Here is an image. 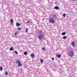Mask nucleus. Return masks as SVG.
Here are the masks:
<instances>
[{
  "label": "nucleus",
  "mask_w": 77,
  "mask_h": 77,
  "mask_svg": "<svg viewBox=\"0 0 77 77\" xmlns=\"http://www.w3.org/2000/svg\"><path fill=\"white\" fill-rule=\"evenodd\" d=\"M49 21L51 23H54V20L53 18H51L49 20Z\"/></svg>",
  "instance_id": "1"
},
{
  "label": "nucleus",
  "mask_w": 77,
  "mask_h": 77,
  "mask_svg": "<svg viewBox=\"0 0 77 77\" xmlns=\"http://www.w3.org/2000/svg\"><path fill=\"white\" fill-rule=\"evenodd\" d=\"M69 55L70 57H72V56H73V55H74V53L72 51L69 52Z\"/></svg>",
  "instance_id": "2"
},
{
  "label": "nucleus",
  "mask_w": 77,
  "mask_h": 77,
  "mask_svg": "<svg viewBox=\"0 0 77 77\" xmlns=\"http://www.w3.org/2000/svg\"><path fill=\"white\" fill-rule=\"evenodd\" d=\"M43 38V35H40L38 36V38L39 39H42Z\"/></svg>",
  "instance_id": "3"
},
{
  "label": "nucleus",
  "mask_w": 77,
  "mask_h": 77,
  "mask_svg": "<svg viewBox=\"0 0 77 77\" xmlns=\"http://www.w3.org/2000/svg\"><path fill=\"white\" fill-rule=\"evenodd\" d=\"M71 45H72L73 47H75V43L74 42H72L71 43Z\"/></svg>",
  "instance_id": "4"
},
{
  "label": "nucleus",
  "mask_w": 77,
  "mask_h": 77,
  "mask_svg": "<svg viewBox=\"0 0 77 77\" xmlns=\"http://www.w3.org/2000/svg\"><path fill=\"white\" fill-rule=\"evenodd\" d=\"M21 26V24H20V23H16V26Z\"/></svg>",
  "instance_id": "5"
},
{
  "label": "nucleus",
  "mask_w": 77,
  "mask_h": 77,
  "mask_svg": "<svg viewBox=\"0 0 77 77\" xmlns=\"http://www.w3.org/2000/svg\"><path fill=\"white\" fill-rule=\"evenodd\" d=\"M54 9H56V10H58L59 9V7L57 6H55L54 7Z\"/></svg>",
  "instance_id": "6"
},
{
  "label": "nucleus",
  "mask_w": 77,
  "mask_h": 77,
  "mask_svg": "<svg viewBox=\"0 0 77 77\" xmlns=\"http://www.w3.org/2000/svg\"><path fill=\"white\" fill-rule=\"evenodd\" d=\"M57 57L59 58V57H61V55L60 54H58L57 55Z\"/></svg>",
  "instance_id": "7"
},
{
  "label": "nucleus",
  "mask_w": 77,
  "mask_h": 77,
  "mask_svg": "<svg viewBox=\"0 0 77 77\" xmlns=\"http://www.w3.org/2000/svg\"><path fill=\"white\" fill-rule=\"evenodd\" d=\"M20 63V62L19 61H16L15 62L17 64H18Z\"/></svg>",
  "instance_id": "8"
},
{
  "label": "nucleus",
  "mask_w": 77,
  "mask_h": 77,
  "mask_svg": "<svg viewBox=\"0 0 77 77\" xmlns=\"http://www.w3.org/2000/svg\"><path fill=\"white\" fill-rule=\"evenodd\" d=\"M18 64V66H22V65H21V63H20V62Z\"/></svg>",
  "instance_id": "9"
},
{
  "label": "nucleus",
  "mask_w": 77,
  "mask_h": 77,
  "mask_svg": "<svg viewBox=\"0 0 77 77\" xmlns=\"http://www.w3.org/2000/svg\"><path fill=\"white\" fill-rule=\"evenodd\" d=\"M32 57H34V55L33 54H32L31 55Z\"/></svg>",
  "instance_id": "10"
},
{
  "label": "nucleus",
  "mask_w": 77,
  "mask_h": 77,
  "mask_svg": "<svg viewBox=\"0 0 77 77\" xmlns=\"http://www.w3.org/2000/svg\"><path fill=\"white\" fill-rule=\"evenodd\" d=\"M10 50L11 51H13L14 50V48L13 47H11L10 48Z\"/></svg>",
  "instance_id": "11"
},
{
  "label": "nucleus",
  "mask_w": 77,
  "mask_h": 77,
  "mask_svg": "<svg viewBox=\"0 0 77 77\" xmlns=\"http://www.w3.org/2000/svg\"><path fill=\"white\" fill-rule=\"evenodd\" d=\"M66 34V32H63L62 33V35H65Z\"/></svg>",
  "instance_id": "12"
},
{
  "label": "nucleus",
  "mask_w": 77,
  "mask_h": 77,
  "mask_svg": "<svg viewBox=\"0 0 77 77\" xmlns=\"http://www.w3.org/2000/svg\"><path fill=\"white\" fill-rule=\"evenodd\" d=\"M11 24H13L14 23V21H13V19H12L11 20Z\"/></svg>",
  "instance_id": "13"
},
{
  "label": "nucleus",
  "mask_w": 77,
  "mask_h": 77,
  "mask_svg": "<svg viewBox=\"0 0 77 77\" xmlns=\"http://www.w3.org/2000/svg\"><path fill=\"white\" fill-rule=\"evenodd\" d=\"M17 29L18 30H21V28H20V27H17Z\"/></svg>",
  "instance_id": "14"
},
{
  "label": "nucleus",
  "mask_w": 77,
  "mask_h": 77,
  "mask_svg": "<svg viewBox=\"0 0 77 77\" xmlns=\"http://www.w3.org/2000/svg\"><path fill=\"white\" fill-rule=\"evenodd\" d=\"M66 38H67V37L66 36H64L63 37V39H66Z\"/></svg>",
  "instance_id": "15"
},
{
  "label": "nucleus",
  "mask_w": 77,
  "mask_h": 77,
  "mask_svg": "<svg viewBox=\"0 0 77 77\" xmlns=\"http://www.w3.org/2000/svg\"><path fill=\"white\" fill-rule=\"evenodd\" d=\"M24 54L25 55H27V52H25Z\"/></svg>",
  "instance_id": "16"
},
{
  "label": "nucleus",
  "mask_w": 77,
  "mask_h": 77,
  "mask_svg": "<svg viewBox=\"0 0 77 77\" xmlns=\"http://www.w3.org/2000/svg\"><path fill=\"white\" fill-rule=\"evenodd\" d=\"M5 75H8V72L7 71H6L5 72Z\"/></svg>",
  "instance_id": "17"
},
{
  "label": "nucleus",
  "mask_w": 77,
  "mask_h": 77,
  "mask_svg": "<svg viewBox=\"0 0 77 77\" xmlns=\"http://www.w3.org/2000/svg\"><path fill=\"white\" fill-rule=\"evenodd\" d=\"M0 70L1 71H2V70H3V68L2 67H0Z\"/></svg>",
  "instance_id": "18"
},
{
  "label": "nucleus",
  "mask_w": 77,
  "mask_h": 77,
  "mask_svg": "<svg viewBox=\"0 0 77 77\" xmlns=\"http://www.w3.org/2000/svg\"><path fill=\"white\" fill-rule=\"evenodd\" d=\"M40 61H41V62H44V60H43V59H41Z\"/></svg>",
  "instance_id": "19"
},
{
  "label": "nucleus",
  "mask_w": 77,
  "mask_h": 77,
  "mask_svg": "<svg viewBox=\"0 0 77 77\" xmlns=\"http://www.w3.org/2000/svg\"><path fill=\"white\" fill-rule=\"evenodd\" d=\"M14 52H15V53L16 54H18V52H17V51H14Z\"/></svg>",
  "instance_id": "20"
},
{
  "label": "nucleus",
  "mask_w": 77,
  "mask_h": 77,
  "mask_svg": "<svg viewBox=\"0 0 77 77\" xmlns=\"http://www.w3.org/2000/svg\"><path fill=\"white\" fill-rule=\"evenodd\" d=\"M17 33H17V32H16L14 34H15V36H17Z\"/></svg>",
  "instance_id": "21"
},
{
  "label": "nucleus",
  "mask_w": 77,
  "mask_h": 77,
  "mask_svg": "<svg viewBox=\"0 0 77 77\" xmlns=\"http://www.w3.org/2000/svg\"><path fill=\"white\" fill-rule=\"evenodd\" d=\"M63 17H65V16H66V14H63Z\"/></svg>",
  "instance_id": "22"
},
{
  "label": "nucleus",
  "mask_w": 77,
  "mask_h": 77,
  "mask_svg": "<svg viewBox=\"0 0 77 77\" xmlns=\"http://www.w3.org/2000/svg\"><path fill=\"white\" fill-rule=\"evenodd\" d=\"M42 49L43 50L45 51V48L44 47L42 48Z\"/></svg>",
  "instance_id": "23"
},
{
  "label": "nucleus",
  "mask_w": 77,
  "mask_h": 77,
  "mask_svg": "<svg viewBox=\"0 0 77 77\" xmlns=\"http://www.w3.org/2000/svg\"><path fill=\"white\" fill-rule=\"evenodd\" d=\"M28 31V28H27L26 29V32H27Z\"/></svg>",
  "instance_id": "24"
},
{
  "label": "nucleus",
  "mask_w": 77,
  "mask_h": 77,
  "mask_svg": "<svg viewBox=\"0 0 77 77\" xmlns=\"http://www.w3.org/2000/svg\"><path fill=\"white\" fill-rule=\"evenodd\" d=\"M39 34H41L42 33V31H40L39 32Z\"/></svg>",
  "instance_id": "25"
},
{
  "label": "nucleus",
  "mask_w": 77,
  "mask_h": 77,
  "mask_svg": "<svg viewBox=\"0 0 77 77\" xmlns=\"http://www.w3.org/2000/svg\"><path fill=\"white\" fill-rule=\"evenodd\" d=\"M56 15H55V14H53V17H56Z\"/></svg>",
  "instance_id": "26"
},
{
  "label": "nucleus",
  "mask_w": 77,
  "mask_h": 77,
  "mask_svg": "<svg viewBox=\"0 0 77 77\" xmlns=\"http://www.w3.org/2000/svg\"><path fill=\"white\" fill-rule=\"evenodd\" d=\"M27 23H30V21H28L27 22Z\"/></svg>",
  "instance_id": "27"
},
{
  "label": "nucleus",
  "mask_w": 77,
  "mask_h": 77,
  "mask_svg": "<svg viewBox=\"0 0 77 77\" xmlns=\"http://www.w3.org/2000/svg\"><path fill=\"white\" fill-rule=\"evenodd\" d=\"M52 60H54V59L53 57L52 58Z\"/></svg>",
  "instance_id": "28"
}]
</instances>
